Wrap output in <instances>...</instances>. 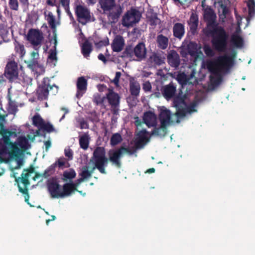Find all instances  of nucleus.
I'll return each mask as SVG.
<instances>
[{
  "label": "nucleus",
  "instance_id": "nucleus-25",
  "mask_svg": "<svg viewBox=\"0 0 255 255\" xmlns=\"http://www.w3.org/2000/svg\"><path fill=\"white\" fill-rule=\"evenodd\" d=\"M170 36L168 37L164 36L162 34H158L156 36V44L158 48L165 50L169 45Z\"/></svg>",
  "mask_w": 255,
  "mask_h": 255
},
{
  "label": "nucleus",
  "instance_id": "nucleus-10",
  "mask_svg": "<svg viewBox=\"0 0 255 255\" xmlns=\"http://www.w3.org/2000/svg\"><path fill=\"white\" fill-rule=\"evenodd\" d=\"M50 80L48 77H44L42 80V83L37 89V98L40 100H46L48 98L49 90L52 89L53 88H56V93H57L58 87L56 85H50Z\"/></svg>",
  "mask_w": 255,
  "mask_h": 255
},
{
  "label": "nucleus",
  "instance_id": "nucleus-55",
  "mask_svg": "<svg viewBox=\"0 0 255 255\" xmlns=\"http://www.w3.org/2000/svg\"><path fill=\"white\" fill-rule=\"evenodd\" d=\"M109 44V40L108 39H105L101 40L97 43H95V45L98 47H102L104 46L108 45Z\"/></svg>",
  "mask_w": 255,
  "mask_h": 255
},
{
  "label": "nucleus",
  "instance_id": "nucleus-48",
  "mask_svg": "<svg viewBox=\"0 0 255 255\" xmlns=\"http://www.w3.org/2000/svg\"><path fill=\"white\" fill-rule=\"evenodd\" d=\"M64 154L66 157H68L69 160H72L73 158V151L70 148H65L64 150Z\"/></svg>",
  "mask_w": 255,
  "mask_h": 255
},
{
  "label": "nucleus",
  "instance_id": "nucleus-20",
  "mask_svg": "<svg viewBox=\"0 0 255 255\" xmlns=\"http://www.w3.org/2000/svg\"><path fill=\"white\" fill-rule=\"evenodd\" d=\"M77 184L73 182L66 183L63 185L61 198L71 195L77 190Z\"/></svg>",
  "mask_w": 255,
  "mask_h": 255
},
{
  "label": "nucleus",
  "instance_id": "nucleus-11",
  "mask_svg": "<svg viewBox=\"0 0 255 255\" xmlns=\"http://www.w3.org/2000/svg\"><path fill=\"white\" fill-rule=\"evenodd\" d=\"M4 75L10 82L17 79L18 76L17 63L13 60L8 62L5 68Z\"/></svg>",
  "mask_w": 255,
  "mask_h": 255
},
{
  "label": "nucleus",
  "instance_id": "nucleus-53",
  "mask_svg": "<svg viewBox=\"0 0 255 255\" xmlns=\"http://www.w3.org/2000/svg\"><path fill=\"white\" fill-rule=\"evenodd\" d=\"M121 75L122 74L120 72H117L116 73L115 77L112 80V82H113L115 85H118Z\"/></svg>",
  "mask_w": 255,
  "mask_h": 255
},
{
  "label": "nucleus",
  "instance_id": "nucleus-14",
  "mask_svg": "<svg viewBox=\"0 0 255 255\" xmlns=\"http://www.w3.org/2000/svg\"><path fill=\"white\" fill-rule=\"evenodd\" d=\"M123 156V154L121 147L115 149L110 150L108 161L109 160L112 164L118 168H121L122 166L121 158Z\"/></svg>",
  "mask_w": 255,
  "mask_h": 255
},
{
  "label": "nucleus",
  "instance_id": "nucleus-56",
  "mask_svg": "<svg viewBox=\"0 0 255 255\" xmlns=\"http://www.w3.org/2000/svg\"><path fill=\"white\" fill-rule=\"evenodd\" d=\"M220 7L222 11V15L226 17L229 11V8L223 3L221 4Z\"/></svg>",
  "mask_w": 255,
  "mask_h": 255
},
{
  "label": "nucleus",
  "instance_id": "nucleus-64",
  "mask_svg": "<svg viewBox=\"0 0 255 255\" xmlns=\"http://www.w3.org/2000/svg\"><path fill=\"white\" fill-rule=\"evenodd\" d=\"M98 58L99 60L102 61L105 63L107 62V59H106L105 56L102 53L99 54Z\"/></svg>",
  "mask_w": 255,
  "mask_h": 255
},
{
  "label": "nucleus",
  "instance_id": "nucleus-44",
  "mask_svg": "<svg viewBox=\"0 0 255 255\" xmlns=\"http://www.w3.org/2000/svg\"><path fill=\"white\" fill-rule=\"evenodd\" d=\"M176 108L177 111L175 113V115L177 118H182L185 116L186 111L184 107H178Z\"/></svg>",
  "mask_w": 255,
  "mask_h": 255
},
{
  "label": "nucleus",
  "instance_id": "nucleus-19",
  "mask_svg": "<svg viewBox=\"0 0 255 255\" xmlns=\"http://www.w3.org/2000/svg\"><path fill=\"white\" fill-rule=\"evenodd\" d=\"M123 12V8L121 6H118L114 9L109 11L108 14V20L111 24H115L118 21L120 15Z\"/></svg>",
  "mask_w": 255,
  "mask_h": 255
},
{
  "label": "nucleus",
  "instance_id": "nucleus-26",
  "mask_svg": "<svg viewBox=\"0 0 255 255\" xmlns=\"http://www.w3.org/2000/svg\"><path fill=\"white\" fill-rule=\"evenodd\" d=\"M189 25V29L192 34H195L197 32V29L198 26L199 20L198 15L194 13H192L190 15L189 21H188Z\"/></svg>",
  "mask_w": 255,
  "mask_h": 255
},
{
  "label": "nucleus",
  "instance_id": "nucleus-46",
  "mask_svg": "<svg viewBox=\"0 0 255 255\" xmlns=\"http://www.w3.org/2000/svg\"><path fill=\"white\" fill-rule=\"evenodd\" d=\"M204 49L206 56L208 57H213L214 56L215 53L214 51L209 46L205 45Z\"/></svg>",
  "mask_w": 255,
  "mask_h": 255
},
{
  "label": "nucleus",
  "instance_id": "nucleus-4",
  "mask_svg": "<svg viewBox=\"0 0 255 255\" xmlns=\"http://www.w3.org/2000/svg\"><path fill=\"white\" fill-rule=\"evenodd\" d=\"M147 49L143 42H139L136 45L132 44L126 46L121 57L129 58L130 60L141 61L145 59Z\"/></svg>",
  "mask_w": 255,
  "mask_h": 255
},
{
  "label": "nucleus",
  "instance_id": "nucleus-45",
  "mask_svg": "<svg viewBox=\"0 0 255 255\" xmlns=\"http://www.w3.org/2000/svg\"><path fill=\"white\" fill-rule=\"evenodd\" d=\"M149 21L151 25L156 26L158 24L159 19L157 17V14H155L149 17Z\"/></svg>",
  "mask_w": 255,
  "mask_h": 255
},
{
  "label": "nucleus",
  "instance_id": "nucleus-16",
  "mask_svg": "<svg viewBox=\"0 0 255 255\" xmlns=\"http://www.w3.org/2000/svg\"><path fill=\"white\" fill-rule=\"evenodd\" d=\"M87 80L83 76L78 78L76 82L77 92L76 96L79 99L83 96L87 90Z\"/></svg>",
  "mask_w": 255,
  "mask_h": 255
},
{
  "label": "nucleus",
  "instance_id": "nucleus-50",
  "mask_svg": "<svg viewBox=\"0 0 255 255\" xmlns=\"http://www.w3.org/2000/svg\"><path fill=\"white\" fill-rule=\"evenodd\" d=\"M151 88V85L149 81L145 82L142 85V89L145 92L150 91Z\"/></svg>",
  "mask_w": 255,
  "mask_h": 255
},
{
  "label": "nucleus",
  "instance_id": "nucleus-52",
  "mask_svg": "<svg viewBox=\"0 0 255 255\" xmlns=\"http://www.w3.org/2000/svg\"><path fill=\"white\" fill-rule=\"evenodd\" d=\"M123 154L124 153H128V154L130 155H131L134 154L135 150H131L128 147H125L124 146H121V147Z\"/></svg>",
  "mask_w": 255,
  "mask_h": 255
},
{
  "label": "nucleus",
  "instance_id": "nucleus-42",
  "mask_svg": "<svg viewBox=\"0 0 255 255\" xmlns=\"http://www.w3.org/2000/svg\"><path fill=\"white\" fill-rule=\"evenodd\" d=\"M41 129L48 132H51L55 131V128L53 126L48 122L46 123L44 122Z\"/></svg>",
  "mask_w": 255,
  "mask_h": 255
},
{
  "label": "nucleus",
  "instance_id": "nucleus-24",
  "mask_svg": "<svg viewBox=\"0 0 255 255\" xmlns=\"http://www.w3.org/2000/svg\"><path fill=\"white\" fill-rule=\"evenodd\" d=\"M175 91L176 87L172 83L163 87L162 90L163 96L167 100H169L174 97Z\"/></svg>",
  "mask_w": 255,
  "mask_h": 255
},
{
  "label": "nucleus",
  "instance_id": "nucleus-29",
  "mask_svg": "<svg viewBox=\"0 0 255 255\" xmlns=\"http://www.w3.org/2000/svg\"><path fill=\"white\" fill-rule=\"evenodd\" d=\"M99 3L104 13L112 10L115 6V0H99Z\"/></svg>",
  "mask_w": 255,
  "mask_h": 255
},
{
  "label": "nucleus",
  "instance_id": "nucleus-32",
  "mask_svg": "<svg viewBox=\"0 0 255 255\" xmlns=\"http://www.w3.org/2000/svg\"><path fill=\"white\" fill-rule=\"evenodd\" d=\"M90 137L88 133H85L79 137V143L81 148L86 150L89 146Z\"/></svg>",
  "mask_w": 255,
  "mask_h": 255
},
{
  "label": "nucleus",
  "instance_id": "nucleus-39",
  "mask_svg": "<svg viewBox=\"0 0 255 255\" xmlns=\"http://www.w3.org/2000/svg\"><path fill=\"white\" fill-rule=\"evenodd\" d=\"M76 176V173L74 169H70L69 171H65L63 173V180L67 181L68 179L71 180Z\"/></svg>",
  "mask_w": 255,
  "mask_h": 255
},
{
  "label": "nucleus",
  "instance_id": "nucleus-23",
  "mask_svg": "<svg viewBox=\"0 0 255 255\" xmlns=\"http://www.w3.org/2000/svg\"><path fill=\"white\" fill-rule=\"evenodd\" d=\"M173 36L175 38L181 40L185 33V26L181 23H176L173 27Z\"/></svg>",
  "mask_w": 255,
  "mask_h": 255
},
{
  "label": "nucleus",
  "instance_id": "nucleus-43",
  "mask_svg": "<svg viewBox=\"0 0 255 255\" xmlns=\"http://www.w3.org/2000/svg\"><path fill=\"white\" fill-rule=\"evenodd\" d=\"M9 7L11 10H18L19 8L18 0H9Z\"/></svg>",
  "mask_w": 255,
  "mask_h": 255
},
{
  "label": "nucleus",
  "instance_id": "nucleus-35",
  "mask_svg": "<svg viewBox=\"0 0 255 255\" xmlns=\"http://www.w3.org/2000/svg\"><path fill=\"white\" fill-rule=\"evenodd\" d=\"M44 122L41 116L38 114H35L32 117V124L35 127L41 128Z\"/></svg>",
  "mask_w": 255,
  "mask_h": 255
},
{
  "label": "nucleus",
  "instance_id": "nucleus-17",
  "mask_svg": "<svg viewBox=\"0 0 255 255\" xmlns=\"http://www.w3.org/2000/svg\"><path fill=\"white\" fill-rule=\"evenodd\" d=\"M148 132L145 129L140 130L136 134L135 146L137 148H142L149 139L148 137Z\"/></svg>",
  "mask_w": 255,
  "mask_h": 255
},
{
  "label": "nucleus",
  "instance_id": "nucleus-6",
  "mask_svg": "<svg viewBox=\"0 0 255 255\" xmlns=\"http://www.w3.org/2000/svg\"><path fill=\"white\" fill-rule=\"evenodd\" d=\"M73 6L76 19L79 23L84 25L91 21V11L81 0H75Z\"/></svg>",
  "mask_w": 255,
  "mask_h": 255
},
{
  "label": "nucleus",
  "instance_id": "nucleus-8",
  "mask_svg": "<svg viewBox=\"0 0 255 255\" xmlns=\"http://www.w3.org/2000/svg\"><path fill=\"white\" fill-rule=\"evenodd\" d=\"M141 19V14L139 10L131 8L126 11L122 19V24L125 27L132 26L139 22Z\"/></svg>",
  "mask_w": 255,
  "mask_h": 255
},
{
  "label": "nucleus",
  "instance_id": "nucleus-63",
  "mask_svg": "<svg viewBox=\"0 0 255 255\" xmlns=\"http://www.w3.org/2000/svg\"><path fill=\"white\" fill-rule=\"evenodd\" d=\"M177 78L179 81H183V83H186L187 81L186 76L184 74L179 75Z\"/></svg>",
  "mask_w": 255,
  "mask_h": 255
},
{
  "label": "nucleus",
  "instance_id": "nucleus-37",
  "mask_svg": "<svg viewBox=\"0 0 255 255\" xmlns=\"http://www.w3.org/2000/svg\"><path fill=\"white\" fill-rule=\"evenodd\" d=\"M173 105L175 108L183 107L185 105L184 97L177 96L173 98Z\"/></svg>",
  "mask_w": 255,
  "mask_h": 255
},
{
  "label": "nucleus",
  "instance_id": "nucleus-2",
  "mask_svg": "<svg viewBox=\"0 0 255 255\" xmlns=\"http://www.w3.org/2000/svg\"><path fill=\"white\" fill-rule=\"evenodd\" d=\"M234 57L224 55L219 56L212 61L206 63L207 69L213 75L210 76V80L213 86L219 85L222 81L221 73H228L234 64Z\"/></svg>",
  "mask_w": 255,
  "mask_h": 255
},
{
  "label": "nucleus",
  "instance_id": "nucleus-57",
  "mask_svg": "<svg viewBox=\"0 0 255 255\" xmlns=\"http://www.w3.org/2000/svg\"><path fill=\"white\" fill-rule=\"evenodd\" d=\"M60 3L64 8L70 6V0H60Z\"/></svg>",
  "mask_w": 255,
  "mask_h": 255
},
{
  "label": "nucleus",
  "instance_id": "nucleus-15",
  "mask_svg": "<svg viewBox=\"0 0 255 255\" xmlns=\"http://www.w3.org/2000/svg\"><path fill=\"white\" fill-rule=\"evenodd\" d=\"M142 120L143 123L145 124L148 128H158L157 127V116L154 113L150 111L144 113Z\"/></svg>",
  "mask_w": 255,
  "mask_h": 255
},
{
  "label": "nucleus",
  "instance_id": "nucleus-12",
  "mask_svg": "<svg viewBox=\"0 0 255 255\" xmlns=\"http://www.w3.org/2000/svg\"><path fill=\"white\" fill-rule=\"evenodd\" d=\"M27 40L34 46L40 45L43 41V34L38 29L31 28L27 32Z\"/></svg>",
  "mask_w": 255,
  "mask_h": 255
},
{
  "label": "nucleus",
  "instance_id": "nucleus-38",
  "mask_svg": "<svg viewBox=\"0 0 255 255\" xmlns=\"http://www.w3.org/2000/svg\"><path fill=\"white\" fill-rule=\"evenodd\" d=\"M249 10V17L251 18L255 14V0H249L247 3Z\"/></svg>",
  "mask_w": 255,
  "mask_h": 255
},
{
  "label": "nucleus",
  "instance_id": "nucleus-59",
  "mask_svg": "<svg viewBox=\"0 0 255 255\" xmlns=\"http://www.w3.org/2000/svg\"><path fill=\"white\" fill-rule=\"evenodd\" d=\"M56 164L55 163L51 164L50 166H49L47 169L49 170V171L50 172V173L52 175L54 173L55 171V168L56 167Z\"/></svg>",
  "mask_w": 255,
  "mask_h": 255
},
{
  "label": "nucleus",
  "instance_id": "nucleus-60",
  "mask_svg": "<svg viewBox=\"0 0 255 255\" xmlns=\"http://www.w3.org/2000/svg\"><path fill=\"white\" fill-rule=\"evenodd\" d=\"M56 164L55 163L51 164L50 166H49L47 169L49 170V171L50 172V173L52 175L54 173L55 171V168L56 167Z\"/></svg>",
  "mask_w": 255,
  "mask_h": 255
},
{
  "label": "nucleus",
  "instance_id": "nucleus-13",
  "mask_svg": "<svg viewBox=\"0 0 255 255\" xmlns=\"http://www.w3.org/2000/svg\"><path fill=\"white\" fill-rule=\"evenodd\" d=\"M47 187L52 198H61V190L60 185L58 184L56 178L53 177L48 179L47 182Z\"/></svg>",
  "mask_w": 255,
  "mask_h": 255
},
{
  "label": "nucleus",
  "instance_id": "nucleus-62",
  "mask_svg": "<svg viewBox=\"0 0 255 255\" xmlns=\"http://www.w3.org/2000/svg\"><path fill=\"white\" fill-rule=\"evenodd\" d=\"M27 143V140L23 138L19 141V145L22 148H25V145Z\"/></svg>",
  "mask_w": 255,
  "mask_h": 255
},
{
  "label": "nucleus",
  "instance_id": "nucleus-40",
  "mask_svg": "<svg viewBox=\"0 0 255 255\" xmlns=\"http://www.w3.org/2000/svg\"><path fill=\"white\" fill-rule=\"evenodd\" d=\"M47 21L52 29H55L56 25L55 24V18L52 12L49 11L47 14Z\"/></svg>",
  "mask_w": 255,
  "mask_h": 255
},
{
  "label": "nucleus",
  "instance_id": "nucleus-30",
  "mask_svg": "<svg viewBox=\"0 0 255 255\" xmlns=\"http://www.w3.org/2000/svg\"><path fill=\"white\" fill-rule=\"evenodd\" d=\"M14 46V51L20 58H23L25 55V49L23 44L15 41L13 43Z\"/></svg>",
  "mask_w": 255,
  "mask_h": 255
},
{
  "label": "nucleus",
  "instance_id": "nucleus-31",
  "mask_svg": "<svg viewBox=\"0 0 255 255\" xmlns=\"http://www.w3.org/2000/svg\"><path fill=\"white\" fill-rule=\"evenodd\" d=\"M91 51H92V44L88 40H86L81 46V52L84 57L88 58L90 56Z\"/></svg>",
  "mask_w": 255,
  "mask_h": 255
},
{
  "label": "nucleus",
  "instance_id": "nucleus-1",
  "mask_svg": "<svg viewBox=\"0 0 255 255\" xmlns=\"http://www.w3.org/2000/svg\"><path fill=\"white\" fill-rule=\"evenodd\" d=\"M204 17L207 23L206 34L211 37V42L213 48L217 51H224L227 48L229 34L224 27L216 22V15L210 7L204 10Z\"/></svg>",
  "mask_w": 255,
  "mask_h": 255
},
{
  "label": "nucleus",
  "instance_id": "nucleus-36",
  "mask_svg": "<svg viewBox=\"0 0 255 255\" xmlns=\"http://www.w3.org/2000/svg\"><path fill=\"white\" fill-rule=\"evenodd\" d=\"M123 139L122 135L119 133H114L110 139V144L112 146H115L122 142Z\"/></svg>",
  "mask_w": 255,
  "mask_h": 255
},
{
  "label": "nucleus",
  "instance_id": "nucleus-41",
  "mask_svg": "<svg viewBox=\"0 0 255 255\" xmlns=\"http://www.w3.org/2000/svg\"><path fill=\"white\" fill-rule=\"evenodd\" d=\"M8 33L7 30L6 23H0V36L2 38H4L7 36V34Z\"/></svg>",
  "mask_w": 255,
  "mask_h": 255
},
{
  "label": "nucleus",
  "instance_id": "nucleus-18",
  "mask_svg": "<svg viewBox=\"0 0 255 255\" xmlns=\"http://www.w3.org/2000/svg\"><path fill=\"white\" fill-rule=\"evenodd\" d=\"M146 62L149 67H155L156 66L161 65L164 63V57L158 53L153 52L149 56Z\"/></svg>",
  "mask_w": 255,
  "mask_h": 255
},
{
  "label": "nucleus",
  "instance_id": "nucleus-58",
  "mask_svg": "<svg viewBox=\"0 0 255 255\" xmlns=\"http://www.w3.org/2000/svg\"><path fill=\"white\" fill-rule=\"evenodd\" d=\"M80 127L81 129L83 128H89V125L88 123L84 121V120H81L80 122Z\"/></svg>",
  "mask_w": 255,
  "mask_h": 255
},
{
  "label": "nucleus",
  "instance_id": "nucleus-34",
  "mask_svg": "<svg viewBox=\"0 0 255 255\" xmlns=\"http://www.w3.org/2000/svg\"><path fill=\"white\" fill-rule=\"evenodd\" d=\"M232 43L237 47H241L243 46L244 41L240 35L234 34L231 37Z\"/></svg>",
  "mask_w": 255,
  "mask_h": 255
},
{
  "label": "nucleus",
  "instance_id": "nucleus-51",
  "mask_svg": "<svg viewBox=\"0 0 255 255\" xmlns=\"http://www.w3.org/2000/svg\"><path fill=\"white\" fill-rule=\"evenodd\" d=\"M38 65V62L35 59H32L28 62L27 66L31 70H34L36 66Z\"/></svg>",
  "mask_w": 255,
  "mask_h": 255
},
{
  "label": "nucleus",
  "instance_id": "nucleus-49",
  "mask_svg": "<svg viewBox=\"0 0 255 255\" xmlns=\"http://www.w3.org/2000/svg\"><path fill=\"white\" fill-rule=\"evenodd\" d=\"M104 99L105 97H101L100 96L98 95L94 97L93 102L97 105H99L103 103Z\"/></svg>",
  "mask_w": 255,
  "mask_h": 255
},
{
  "label": "nucleus",
  "instance_id": "nucleus-28",
  "mask_svg": "<svg viewBox=\"0 0 255 255\" xmlns=\"http://www.w3.org/2000/svg\"><path fill=\"white\" fill-rule=\"evenodd\" d=\"M140 91V86L137 81H130L129 92L131 95L134 97L133 99L139 95Z\"/></svg>",
  "mask_w": 255,
  "mask_h": 255
},
{
  "label": "nucleus",
  "instance_id": "nucleus-7",
  "mask_svg": "<svg viewBox=\"0 0 255 255\" xmlns=\"http://www.w3.org/2000/svg\"><path fill=\"white\" fill-rule=\"evenodd\" d=\"M2 116L0 115V120L1 119ZM0 134L2 136L3 143L5 145L9 146L10 151L9 152L11 156L16 157L19 153L20 149L16 143H12L9 138L10 136H16V133L14 131L9 130V129L4 128L3 125L0 123Z\"/></svg>",
  "mask_w": 255,
  "mask_h": 255
},
{
  "label": "nucleus",
  "instance_id": "nucleus-61",
  "mask_svg": "<svg viewBox=\"0 0 255 255\" xmlns=\"http://www.w3.org/2000/svg\"><path fill=\"white\" fill-rule=\"evenodd\" d=\"M46 4L51 6H56L57 5L56 0H46Z\"/></svg>",
  "mask_w": 255,
  "mask_h": 255
},
{
  "label": "nucleus",
  "instance_id": "nucleus-47",
  "mask_svg": "<svg viewBox=\"0 0 255 255\" xmlns=\"http://www.w3.org/2000/svg\"><path fill=\"white\" fill-rule=\"evenodd\" d=\"M54 163L56 164V166H58L60 168H63L65 166L66 161L64 157H60L58 160Z\"/></svg>",
  "mask_w": 255,
  "mask_h": 255
},
{
  "label": "nucleus",
  "instance_id": "nucleus-33",
  "mask_svg": "<svg viewBox=\"0 0 255 255\" xmlns=\"http://www.w3.org/2000/svg\"><path fill=\"white\" fill-rule=\"evenodd\" d=\"M187 51L189 55L192 57H197V45L195 42H190L187 46Z\"/></svg>",
  "mask_w": 255,
  "mask_h": 255
},
{
  "label": "nucleus",
  "instance_id": "nucleus-27",
  "mask_svg": "<svg viewBox=\"0 0 255 255\" xmlns=\"http://www.w3.org/2000/svg\"><path fill=\"white\" fill-rule=\"evenodd\" d=\"M124 39L121 36H117L112 43V50L115 52H120L124 47Z\"/></svg>",
  "mask_w": 255,
  "mask_h": 255
},
{
  "label": "nucleus",
  "instance_id": "nucleus-54",
  "mask_svg": "<svg viewBox=\"0 0 255 255\" xmlns=\"http://www.w3.org/2000/svg\"><path fill=\"white\" fill-rule=\"evenodd\" d=\"M48 58L52 60H57V52L56 50H50Z\"/></svg>",
  "mask_w": 255,
  "mask_h": 255
},
{
  "label": "nucleus",
  "instance_id": "nucleus-22",
  "mask_svg": "<svg viewBox=\"0 0 255 255\" xmlns=\"http://www.w3.org/2000/svg\"><path fill=\"white\" fill-rule=\"evenodd\" d=\"M168 64L174 68H177L180 63V57L176 51H171L167 57Z\"/></svg>",
  "mask_w": 255,
  "mask_h": 255
},
{
  "label": "nucleus",
  "instance_id": "nucleus-9",
  "mask_svg": "<svg viewBox=\"0 0 255 255\" xmlns=\"http://www.w3.org/2000/svg\"><path fill=\"white\" fill-rule=\"evenodd\" d=\"M34 172V168L32 165H31L28 168L24 169L21 174V177H19L18 179L21 180V182L24 184L25 188H22L19 185H18V191L19 192L24 194L25 202L28 204L30 205L28 202L29 196L28 193L27 186L29 184L28 178L30 174L33 173Z\"/></svg>",
  "mask_w": 255,
  "mask_h": 255
},
{
  "label": "nucleus",
  "instance_id": "nucleus-21",
  "mask_svg": "<svg viewBox=\"0 0 255 255\" xmlns=\"http://www.w3.org/2000/svg\"><path fill=\"white\" fill-rule=\"evenodd\" d=\"M107 98L111 107H119L120 97L118 94L114 92L113 90L109 89V93L107 94Z\"/></svg>",
  "mask_w": 255,
  "mask_h": 255
},
{
  "label": "nucleus",
  "instance_id": "nucleus-3",
  "mask_svg": "<svg viewBox=\"0 0 255 255\" xmlns=\"http://www.w3.org/2000/svg\"><path fill=\"white\" fill-rule=\"evenodd\" d=\"M91 161L93 163L94 166L91 170H89L88 166H84L82 168L81 172L79 174L81 177H83L85 179L91 177L95 168H97L102 174H106L107 173L106 168L108 164V159L106 156L105 147H96L93 152Z\"/></svg>",
  "mask_w": 255,
  "mask_h": 255
},
{
  "label": "nucleus",
  "instance_id": "nucleus-5",
  "mask_svg": "<svg viewBox=\"0 0 255 255\" xmlns=\"http://www.w3.org/2000/svg\"><path fill=\"white\" fill-rule=\"evenodd\" d=\"M160 126L154 128L150 133V136H157L163 137L167 133V127L171 122V114L170 110H162L158 115Z\"/></svg>",
  "mask_w": 255,
  "mask_h": 255
}]
</instances>
